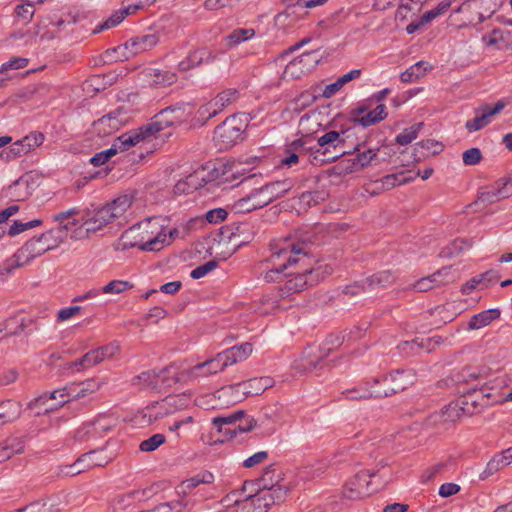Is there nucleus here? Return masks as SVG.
<instances>
[{
    "label": "nucleus",
    "mask_w": 512,
    "mask_h": 512,
    "mask_svg": "<svg viewBox=\"0 0 512 512\" xmlns=\"http://www.w3.org/2000/svg\"><path fill=\"white\" fill-rule=\"evenodd\" d=\"M308 264H296V271L285 273L286 280L279 286L278 291L274 295H264L260 302L263 306L268 307L261 311L263 314L280 307L281 299L288 298L295 293H300L309 286H314L322 281L327 275L331 274L332 268L328 265L317 267L313 266V259L310 256Z\"/></svg>",
    "instance_id": "1"
},
{
    "label": "nucleus",
    "mask_w": 512,
    "mask_h": 512,
    "mask_svg": "<svg viewBox=\"0 0 512 512\" xmlns=\"http://www.w3.org/2000/svg\"><path fill=\"white\" fill-rule=\"evenodd\" d=\"M310 254L308 246L305 243H294L284 239L271 245V255L268 261L274 266L266 271L262 276L265 282L280 281L284 276V271L296 264H308Z\"/></svg>",
    "instance_id": "2"
},
{
    "label": "nucleus",
    "mask_w": 512,
    "mask_h": 512,
    "mask_svg": "<svg viewBox=\"0 0 512 512\" xmlns=\"http://www.w3.org/2000/svg\"><path fill=\"white\" fill-rule=\"evenodd\" d=\"M349 129L341 131L329 130L317 138V143L310 146L308 161L314 166L337 161L344 155L352 154V151L346 150V134Z\"/></svg>",
    "instance_id": "3"
},
{
    "label": "nucleus",
    "mask_w": 512,
    "mask_h": 512,
    "mask_svg": "<svg viewBox=\"0 0 512 512\" xmlns=\"http://www.w3.org/2000/svg\"><path fill=\"white\" fill-rule=\"evenodd\" d=\"M152 224H158V219L147 218L124 231L116 244V249L126 250L138 247L143 251H160L165 245L170 243L164 232L157 231L154 238L149 239L141 235V233L148 234V228Z\"/></svg>",
    "instance_id": "4"
},
{
    "label": "nucleus",
    "mask_w": 512,
    "mask_h": 512,
    "mask_svg": "<svg viewBox=\"0 0 512 512\" xmlns=\"http://www.w3.org/2000/svg\"><path fill=\"white\" fill-rule=\"evenodd\" d=\"M132 203L131 197L122 195L105 206L86 212L82 225L87 233H95L116 219L124 216Z\"/></svg>",
    "instance_id": "5"
},
{
    "label": "nucleus",
    "mask_w": 512,
    "mask_h": 512,
    "mask_svg": "<svg viewBox=\"0 0 512 512\" xmlns=\"http://www.w3.org/2000/svg\"><path fill=\"white\" fill-rule=\"evenodd\" d=\"M192 115V106L188 103H176L160 110L145 125V131L156 135L167 129L176 128L186 122Z\"/></svg>",
    "instance_id": "6"
},
{
    "label": "nucleus",
    "mask_w": 512,
    "mask_h": 512,
    "mask_svg": "<svg viewBox=\"0 0 512 512\" xmlns=\"http://www.w3.org/2000/svg\"><path fill=\"white\" fill-rule=\"evenodd\" d=\"M416 380L415 371L412 369H398L382 379L375 378L373 383L377 387L375 392L379 398L388 397L413 385Z\"/></svg>",
    "instance_id": "7"
},
{
    "label": "nucleus",
    "mask_w": 512,
    "mask_h": 512,
    "mask_svg": "<svg viewBox=\"0 0 512 512\" xmlns=\"http://www.w3.org/2000/svg\"><path fill=\"white\" fill-rule=\"evenodd\" d=\"M288 492V487H277L275 491L258 487L254 494L239 500L248 512H266L272 505L283 502Z\"/></svg>",
    "instance_id": "8"
},
{
    "label": "nucleus",
    "mask_w": 512,
    "mask_h": 512,
    "mask_svg": "<svg viewBox=\"0 0 512 512\" xmlns=\"http://www.w3.org/2000/svg\"><path fill=\"white\" fill-rule=\"evenodd\" d=\"M244 129L241 119L229 116L215 128L213 140L219 150H227L243 139Z\"/></svg>",
    "instance_id": "9"
},
{
    "label": "nucleus",
    "mask_w": 512,
    "mask_h": 512,
    "mask_svg": "<svg viewBox=\"0 0 512 512\" xmlns=\"http://www.w3.org/2000/svg\"><path fill=\"white\" fill-rule=\"evenodd\" d=\"M158 43L159 36L157 33L139 35L129 39L123 45L108 49L106 56H112L114 52H121V55L114 58L116 60H128L132 56L154 48Z\"/></svg>",
    "instance_id": "10"
},
{
    "label": "nucleus",
    "mask_w": 512,
    "mask_h": 512,
    "mask_svg": "<svg viewBox=\"0 0 512 512\" xmlns=\"http://www.w3.org/2000/svg\"><path fill=\"white\" fill-rule=\"evenodd\" d=\"M377 472L374 470L363 469L356 473L351 479L346 482V495L349 498H361L375 492L377 488L372 487L370 479L376 476Z\"/></svg>",
    "instance_id": "11"
},
{
    "label": "nucleus",
    "mask_w": 512,
    "mask_h": 512,
    "mask_svg": "<svg viewBox=\"0 0 512 512\" xmlns=\"http://www.w3.org/2000/svg\"><path fill=\"white\" fill-rule=\"evenodd\" d=\"M506 106V102L504 100L497 101L494 106L489 104H482L477 107L475 112V117L466 121L465 128L468 132H476L479 131L486 126H488L493 117L499 114Z\"/></svg>",
    "instance_id": "12"
},
{
    "label": "nucleus",
    "mask_w": 512,
    "mask_h": 512,
    "mask_svg": "<svg viewBox=\"0 0 512 512\" xmlns=\"http://www.w3.org/2000/svg\"><path fill=\"white\" fill-rule=\"evenodd\" d=\"M244 415L243 410H238L227 416H219L213 419L212 423L219 432H223L225 435H229L233 438L238 432L244 433L251 431L256 426V420L253 418L249 419L245 425H235L236 422Z\"/></svg>",
    "instance_id": "13"
},
{
    "label": "nucleus",
    "mask_w": 512,
    "mask_h": 512,
    "mask_svg": "<svg viewBox=\"0 0 512 512\" xmlns=\"http://www.w3.org/2000/svg\"><path fill=\"white\" fill-rule=\"evenodd\" d=\"M69 226L67 224L60 225L57 229H51L37 238H32L26 243H31L35 251L39 250V253L33 255V259L41 256L45 252L55 249L64 240V235L68 231Z\"/></svg>",
    "instance_id": "14"
},
{
    "label": "nucleus",
    "mask_w": 512,
    "mask_h": 512,
    "mask_svg": "<svg viewBox=\"0 0 512 512\" xmlns=\"http://www.w3.org/2000/svg\"><path fill=\"white\" fill-rule=\"evenodd\" d=\"M318 62L316 51L304 52L286 65L283 71L284 78L299 79L315 68Z\"/></svg>",
    "instance_id": "15"
},
{
    "label": "nucleus",
    "mask_w": 512,
    "mask_h": 512,
    "mask_svg": "<svg viewBox=\"0 0 512 512\" xmlns=\"http://www.w3.org/2000/svg\"><path fill=\"white\" fill-rule=\"evenodd\" d=\"M290 189V182L288 180H282L266 183L260 188L252 190V192L258 201V205L263 208L277 198L284 196Z\"/></svg>",
    "instance_id": "16"
},
{
    "label": "nucleus",
    "mask_w": 512,
    "mask_h": 512,
    "mask_svg": "<svg viewBox=\"0 0 512 512\" xmlns=\"http://www.w3.org/2000/svg\"><path fill=\"white\" fill-rule=\"evenodd\" d=\"M386 106L379 104L375 109L369 110L366 106H359L351 111V120L363 127L375 125L387 117Z\"/></svg>",
    "instance_id": "17"
},
{
    "label": "nucleus",
    "mask_w": 512,
    "mask_h": 512,
    "mask_svg": "<svg viewBox=\"0 0 512 512\" xmlns=\"http://www.w3.org/2000/svg\"><path fill=\"white\" fill-rule=\"evenodd\" d=\"M127 119L126 111L120 107L95 121L94 126L99 134L108 135L123 126Z\"/></svg>",
    "instance_id": "18"
},
{
    "label": "nucleus",
    "mask_w": 512,
    "mask_h": 512,
    "mask_svg": "<svg viewBox=\"0 0 512 512\" xmlns=\"http://www.w3.org/2000/svg\"><path fill=\"white\" fill-rule=\"evenodd\" d=\"M113 427L112 420L109 417L102 416L95 421L85 423L75 433V438L79 441H85L90 438L102 436L109 432Z\"/></svg>",
    "instance_id": "19"
},
{
    "label": "nucleus",
    "mask_w": 512,
    "mask_h": 512,
    "mask_svg": "<svg viewBox=\"0 0 512 512\" xmlns=\"http://www.w3.org/2000/svg\"><path fill=\"white\" fill-rule=\"evenodd\" d=\"M39 253L33 249L31 243H25L9 259L5 260L0 268V276L11 274L16 268L22 267L25 263L33 260V255Z\"/></svg>",
    "instance_id": "20"
},
{
    "label": "nucleus",
    "mask_w": 512,
    "mask_h": 512,
    "mask_svg": "<svg viewBox=\"0 0 512 512\" xmlns=\"http://www.w3.org/2000/svg\"><path fill=\"white\" fill-rule=\"evenodd\" d=\"M512 195V174L495 182V185L481 192L479 199L482 202L494 203Z\"/></svg>",
    "instance_id": "21"
},
{
    "label": "nucleus",
    "mask_w": 512,
    "mask_h": 512,
    "mask_svg": "<svg viewBox=\"0 0 512 512\" xmlns=\"http://www.w3.org/2000/svg\"><path fill=\"white\" fill-rule=\"evenodd\" d=\"M216 55L207 47L195 48L191 50L187 57L179 62L178 67L181 71H188L204 63H212Z\"/></svg>",
    "instance_id": "22"
},
{
    "label": "nucleus",
    "mask_w": 512,
    "mask_h": 512,
    "mask_svg": "<svg viewBox=\"0 0 512 512\" xmlns=\"http://www.w3.org/2000/svg\"><path fill=\"white\" fill-rule=\"evenodd\" d=\"M328 353L322 346H309L304 350L301 358V366L305 371L321 369L325 365Z\"/></svg>",
    "instance_id": "23"
},
{
    "label": "nucleus",
    "mask_w": 512,
    "mask_h": 512,
    "mask_svg": "<svg viewBox=\"0 0 512 512\" xmlns=\"http://www.w3.org/2000/svg\"><path fill=\"white\" fill-rule=\"evenodd\" d=\"M77 388L76 384L67 385L61 389L54 390L50 393H44L35 398L29 403V408L34 409L39 405H44L49 399L60 398L59 406L62 407L65 403L69 402L73 397V391Z\"/></svg>",
    "instance_id": "24"
},
{
    "label": "nucleus",
    "mask_w": 512,
    "mask_h": 512,
    "mask_svg": "<svg viewBox=\"0 0 512 512\" xmlns=\"http://www.w3.org/2000/svg\"><path fill=\"white\" fill-rule=\"evenodd\" d=\"M283 480V472L279 467L272 464L265 468L262 476L257 479L256 485L263 489H268L269 491H275L277 487H285L284 485H280V482Z\"/></svg>",
    "instance_id": "25"
},
{
    "label": "nucleus",
    "mask_w": 512,
    "mask_h": 512,
    "mask_svg": "<svg viewBox=\"0 0 512 512\" xmlns=\"http://www.w3.org/2000/svg\"><path fill=\"white\" fill-rule=\"evenodd\" d=\"M363 330L359 327H355L354 329L350 330L349 332L343 334V333H336V334H330L326 337L322 347L324 350L330 355L332 351L339 348L346 338L348 340H355L359 339L363 336Z\"/></svg>",
    "instance_id": "26"
},
{
    "label": "nucleus",
    "mask_w": 512,
    "mask_h": 512,
    "mask_svg": "<svg viewBox=\"0 0 512 512\" xmlns=\"http://www.w3.org/2000/svg\"><path fill=\"white\" fill-rule=\"evenodd\" d=\"M217 393L218 398L223 399L227 406L237 404L247 398L243 382L222 387Z\"/></svg>",
    "instance_id": "27"
},
{
    "label": "nucleus",
    "mask_w": 512,
    "mask_h": 512,
    "mask_svg": "<svg viewBox=\"0 0 512 512\" xmlns=\"http://www.w3.org/2000/svg\"><path fill=\"white\" fill-rule=\"evenodd\" d=\"M150 136H153V134L146 132L145 125H143L137 130L122 134L114 144H117V152L125 151Z\"/></svg>",
    "instance_id": "28"
},
{
    "label": "nucleus",
    "mask_w": 512,
    "mask_h": 512,
    "mask_svg": "<svg viewBox=\"0 0 512 512\" xmlns=\"http://www.w3.org/2000/svg\"><path fill=\"white\" fill-rule=\"evenodd\" d=\"M397 279L396 274L391 270L377 272L364 280L369 291L383 289L392 285Z\"/></svg>",
    "instance_id": "29"
},
{
    "label": "nucleus",
    "mask_w": 512,
    "mask_h": 512,
    "mask_svg": "<svg viewBox=\"0 0 512 512\" xmlns=\"http://www.w3.org/2000/svg\"><path fill=\"white\" fill-rule=\"evenodd\" d=\"M174 397H166L165 399L154 402L143 410V418H147L148 423H152L169 414V406L172 404Z\"/></svg>",
    "instance_id": "30"
},
{
    "label": "nucleus",
    "mask_w": 512,
    "mask_h": 512,
    "mask_svg": "<svg viewBox=\"0 0 512 512\" xmlns=\"http://www.w3.org/2000/svg\"><path fill=\"white\" fill-rule=\"evenodd\" d=\"M43 141L44 134H42L41 132H31L22 139L14 142L12 146L16 151V154H18V156L21 157L29 153L35 147L40 146L43 143Z\"/></svg>",
    "instance_id": "31"
},
{
    "label": "nucleus",
    "mask_w": 512,
    "mask_h": 512,
    "mask_svg": "<svg viewBox=\"0 0 512 512\" xmlns=\"http://www.w3.org/2000/svg\"><path fill=\"white\" fill-rule=\"evenodd\" d=\"M60 506V498L54 496L47 499H39L17 510L18 512H59L61 509Z\"/></svg>",
    "instance_id": "32"
},
{
    "label": "nucleus",
    "mask_w": 512,
    "mask_h": 512,
    "mask_svg": "<svg viewBox=\"0 0 512 512\" xmlns=\"http://www.w3.org/2000/svg\"><path fill=\"white\" fill-rule=\"evenodd\" d=\"M501 315V311L498 308H492L484 310L478 314L473 315L469 322L468 328L470 330H478L488 326L492 321L498 319Z\"/></svg>",
    "instance_id": "33"
},
{
    "label": "nucleus",
    "mask_w": 512,
    "mask_h": 512,
    "mask_svg": "<svg viewBox=\"0 0 512 512\" xmlns=\"http://www.w3.org/2000/svg\"><path fill=\"white\" fill-rule=\"evenodd\" d=\"M246 396H256L262 394L267 389L273 387L274 380L269 376L255 377L243 382Z\"/></svg>",
    "instance_id": "34"
},
{
    "label": "nucleus",
    "mask_w": 512,
    "mask_h": 512,
    "mask_svg": "<svg viewBox=\"0 0 512 512\" xmlns=\"http://www.w3.org/2000/svg\"><path fill=\"white\" fill-rule=\"evenodd\" d=\"M221 371H223V366H221L216 355L214 358L194 365L191 368L190 374L193 377H207Z\"/></svg>",
    "instance_id": "35"
},
{
    "label": "nucleus",
    "mask_w": 512,
    "mask_h": 512,
    "mask_svg": "<svg viewBox=\"0 0 512 512\" xmlns=\"http://www.w3.org/2000/svg\"><path fill=\"white\" fill-rule=\"evenodd\" d=\"M450 270L451 267H443L434 274L419 279L418 281L413 283L410 288L418 292H426L432 289L436 284L442 283L443 281L438 280V278L441 276L447 277Z\"/></svg>",
    "instance_id": "36"
},
{
    "label": "nucleus",
    "mask_w": 512,
    "mask_h": 512,
    "mask_svg": "<svg viewBox=\"0 0 512 512\" xmlns=\"http://www.w3.org/2000/svg\"><path fill=\"white\" fill-rule=\"evenodd\" d=\"M24 451V442L21 438L10 437L4 442L0 443V461L10 459L15 454H20Z\"/></svg>",
    "instance_id": "37"
},
{
    "label": "nucleus",
    "mask_w": 512,
    "mask_h": 512,
    "mask_svg": "<svg viewBox=\"0 0 512 512\" xmlns=\"http://www.w3.org/2000/svg\"><path fill=\"white\" fill-rule=\"evenodd\" d=\"M21 415V404L14 400H6L0 404V425L13 422Z\"/></svg>",
    "instance_id": "38"
},
{
    "label": "nucleus",
    "mask_w": 512,
    "mask_h": 512,
    "mask_svg": "<svg viewBox=\"0 0 512 512\" xmlns=\"http://www.w3.org/2000/svg\"><path fill=\"white\" fill-rule=\"evenodd\" d=\"M361 75L360 69H353L348 73L339 77L335 82L328 84L323 90L321 96L325 98L332 97L335 93H337L346 83L359 78Z\"/></svg>",
    "instance_id": "39"
},
{
    "label": "nucleus",
    "mask_w": 512,
    "mask_h": 512,
    "mask_svg": "<svg viewBox=\"0 0 512 512\" xmlns=\"http://www.w3.org/2000/svg\"><path fill=\"white\" fill-rule=\"evenodd\" d=\"M146 76L154 86H169L177 81V75L168 70L148 69Z\"/></svg>",
    "instance_id": "40"
},
{
    "label": "nucleus",
    "mask_w": 512,
    "mask_h": 512,
    "mask_svg": "<svg viewBox=\"0 0 512 512\" xmlns=\"http://www.w3.org/2000/svg\"><path fill=\"white\" fill-rule=\"evenodd\" d=\"M36 12V7L26 2V0H18L14 7V19L20 24H28Z\"/></svg>",
    "instance_id": "41"
},
{
    "label": "nucleus",
    "mask_w": 512,
    "mask_h": 512,
    "mask_svg": "<svg viewBox=\"0 0 512 512\" xmlns=\"http://www.w3.org/2000/svg\"><path fill=\"white\" fill-rule=\"evenodd\" d=\"M214 481V475L209 471H204L196 474L195 476L183 481L179 489L183 493L191 492L192 489L196 488L200 484H211Z\"/></svg>",
    "instance_id": "42"
},
{
    "label": "nucleus",
    "mask_w": 512,
    "mask_h": 512,
    "mask_svg": "<svg viewBox=\"0 0 512 512\" xmlns=\"http://www.w3.org/2000/svg\"><path fill=\"white\" fill-rule=\"evenodd\" d=\"M443 342L442 338L440 336H433L427 340H422L421 343H418L416 340L413 341H405L402 342L398 347L402 351H407L408 349L415 353L416 350H419L421 348H426L428 352L432 351L435 346L440 345Z\"/></svg>",
    "instance_id": "43"
},
{
    "label": "nucleus",
    "mask_w": 512,
    "mask_h": 512,
    "mask_svg": "<svg viewBox=\"0 0 512 512\" xmlns=\"http://www.w3.org/2000/svg\"><path fill=\"white\" fill-rule=\"evenodd\" d=\"M320 95L316 94L313 90H306L293 99L291 102V110L293 113L299 114L304 109L311 106Z\"/></svg>",
    "instance_id": "44"
},
{
    "label": "nucleus",
    "mask_w": 512,
    "mask_h": 512,
    "mask_svg": "<svg viewBox=\"0 0 512 512\" xmlns=\"http://www.w3.org/2000/svg\"><path fill=\"white\" fill-rule=\"evenodd\" d=\"M377 391V387L373 383L369 385V382L365 384V387H355L352 389H348L343 392V395L346 399L349 400H362V399H370V398H378L375 394Z\"/></svg>",
    "instance_id": "45"
},
{
    "label": "nucleus",
    "mask_w": 512,
    "mask_h": 512,
    "mask_svg": "<svg viewBox=\"0 0 512 512\" xmlns=\"http://www.w3.org/2000/svg\"><path fill=\"white\" fill-rule=\"evenodd\" d=\"M238 98V90L229 88L220 92L214 99H212V104L215 106L216 110L221 112L224 108L238 100Z\"/></svg>",
    "instance_id": "46"
},
{
    "label": "nucleus",
    "mask_w": 512,
    "mask_h": 512,
    "mask_svg": "<svg viewBox=\"0 0 512 512\" xmlns=\"http://www.w3.org/2000/svg\"><path fill=\"white\" fill-rule=\"evenodd\" d=\"M255 30L251 28H237L225 37L226 46L229 48L235 47L243 41L253 38Z\"/></svg>",
    "instance_id": "47"
},
{
    "label": "nucleus",
    "mask_w": 512,
    "mask_h": 512,
    "mask_svg": "<svg viewBox=\"0 0 512 512\" xmlns=\"http://www.w3.org/2000/svg\"><path fill=\"white\" fill-rule=\"evenodd\" d=\"M359 147L360 145L358 144L353 148V150H351L352 153L358 152L356 157L353 158L352 165H355L353 168H359L361 170L367 167L370 163H372L373 160L376 159L377 151L379 149H367L363 152H359Z\"/></svg>",
    "instance_id": "48"
},
{
    "label": "nucleus",
    "mask_w": 512,
    "mask_h": 512,
    "mask_svg": "<svg viewBox=\"0 0 512 512\" xmlns=\"http://www.w3.org/2000/svg\"><path fill=\"white\" fill-rule=\"evenodd\" d=\"M99 356L95 352V350H91L84 354L80 359H77L68 364V369H76L77 371L93 367L98 365L100 362Z\"/></svg>",
    "instance_id": "49"
},
{
    "label": "nucleus",
    "mask_w": 512,
    "mask_h": 512,
    "mask_svg": "<svg viewBox=\"0 0 512 512\" xmlns=\"http://www.w3.org/2000/svg\"><path fill=\"white\" fill-rule=\"evenodd\" d=\"M173 367H165L159 371L155 370V380L158 382L157 388L162 389L166 387H171L179 381L176 373L173 372Z\"/></svg>",
    "instance_id": "50"
},
{
    "label": "nucleus",
    "mask_w": 512,
    "mask_h": 512,
    "mask_svg": "<svg viewBox=\"0 0 512 512\" xmlns=\"http://www.w3.org/2000/svg\"><path fill=\"white\" fill-rule=\"evenodd\" d=\"M328 0H297L296 6L287 8L284 12L277 14L275 20L280 23L285 21L291 14L294 13L296 7L303 8H314L316 6L323 5Z\"/></svg>",
    "instance_id": "51"
},
{
    "label": "nucleus",
    "mask_w": 512,
    "mask_h": 512,
    "mask_svg": "<svg viewBox=\"0 0 512 512\" xmlns=\"http://www.w3.org/2000/svg\"><path fill=\"white\" fill-rule=\"evenodd\" d=\"M424 124L422 122L415 123L412 126L405 128L400 134L396 136V143L399 145H408L415 140Z\"/></svg>",
    "instance_id": "52"
},
{
    "label": "nucleus",
    "mask_w": 512,
    "mask_h": 512,
    "mask_svg": "<svg viewBox=\"0 0 512 512\" xmlns=\"http://www.w3.org/2000/svg\"><path fill=\"white\" fill-rule=\"evenodd\" d=\"M233 208L238 213H248V212H251L253 210L260 209L261 206L258 205V201H257L254 193L251 191V193L248 194L247 196L238 199L234 203Z\"/></svg>",
    "instance_id": "53"
},
{
    "label": "nucleus",
    "mask_w": 512,
    "mask_h": 512,
    "mask_svg": "<svg viewBox=\"0 0 512 512\" xmlns=\"http://www.w3.org/2000/svg\"><path fill=\"white\" fill-rule=\"evenodd\" d=\"M475 402L471 403L472 409L469 407V403L467 398L460 399L456 404H450L446 410L443 412V416L447 415L448 418H451L454 414L459 416V411H462L463 414L472 415L475 410L474 406Z\"/></svg>",
    "instance_id": "54"
},
{
    "label": "nucleus",
    "mask_w": 512,
    "mask_h": 512,
    "mask_svg": "<svg viewBox=\"0 0 512 512\" xmlns=\"http://www.w3.org/2000/svg\"><path fill=\"white\" fill-rule=\"evenodd\" d=\"M219 113L212 104V100L198 108L194 125H204L209 119L215 117Z\"/></svg>",
    "instance_id": "55"
},
{
    "label": "nucleus",
    "mask_w": 512,
    "mask_h": 512,
    "mask_svg": "<svg viewBox=\"0 0 512 512\" xmlns=\"http://www.w3.org/2000/svg\"><path fill=\"white\" fill-rule=\"evenodd\" d=\"M407 179L403 177V174H389L377 180L375 184L378 190H389L394 188L396 185L404 184Z\"/></svg>",
    "instance_id": "56"
},
{
    "label": "nucleus",
    "mask_w": 512,
    "mask_h": 512,
    "mask_svg": "<svg viewBox=\"0 0 512 512\" xmlns=\"http://www.w3.org/2000/svg\"><path fill=\"white\" fill-rule=\"evenodd\" d=\"M155 370H149L142 372L141 374L133 378V385L139 386L140 388H151L158 389V382L155 380Z\"/></svg>",
    "instance_id": "57"
},
{
    "label": "nucleus",
    "mask_w": 512,
    "mask_h": 512,
    "mask_svg": "<svg viewBox=\"0 0 512 512\" xmlns=\"http://www.w3.org/2000/svg\"><path fill=\"white\" fill-rule=\"evenodd\" d=\"M451 4H452L451 0L441 1L440 3H438V5L435 8L426 11L422 15V23H429L432 20H434L435 18L444 15L448 11V9L451 7Z\"/></svg>",
    "instance_id": "58"
},
{
    "label": "nucleus",
    "mask_w": 512,
    "mask_h": 512,
    "mask_svg": "<svg viewBox=\"0 0 512 512\" xmlns=\"http://www.w3.org/2000/svg\"><path fill=\"white\" fill-rule=\"evenodd\" d=\"M165 441V435L157 433L152 435L148 439L143 440L139 445V449L143 452H152L156 450L158 447H160L162 444H164Z\"/></svg>",
    "instance_id": "59"
},
{
    "label": "nucleus",
    "mask_w": 512,
    "mask_h": 512,
    "mask_svg": "<svg viewBox=\"0 0 512 512\" xmlns=\"http://www.w3.org/2000/svg\"><path fill=\"white\" fill-rule=\"evenodd\" d=\"M132 287L133 285L128 281L112 280L108 284L103 286L101 291L104 294H120Z\"/></svg>",
    "instance_id": "60"
},
{
    "label": "nucleus",
    "mask_w": 512,
    "mask_h": 512,
    "mask_svg": "<svg viewBox=\"0 0 512 512\" xmlns=\"http://www.w3.org/2000/svg\"><path fill=\"white\" fill-rule=\"evenodd\" d=\"M42 224V220L40 219H34L28 222H22L20 220H15L13 224L10 226L8 230V234L10 236H15L20 234L21 232H24L28 229H32L36 226H39Z\"/></svg>",
    "instance_id": "61"
},
{
    "label": "nucleus",
    "mask_w": 512,
    "mask_h": 512,
    "mask_svg": "<svg viewBox=\"0 0 512 512\" xmlns=\"http://www.w3.org/2000/svg\"><path fill=\"white\" fill-rule=\"evenodd\" d=\"M77 388L73 391L74 399L84 397L89 393H92L99 389L100 385L93 379H88L84 382L76 384Z\"/></svg>",
    "instance_id": "62"
},
{
    "label": "nucleus",
    "mask_w": 512,
    "mask_h": 512,
    "mask_svg": "<svg viewBox=\"0 0 512 512\" xmlns=\"http://www.w3.org/2000/svg\"><path fill=\"white\" fill-rule=\"evenodd\" d=\"M504 461L499 456V454L495 455L486 465L484 471L480 474L481 480H486L488 477L495 474L501 468L505 467Z\"/></svg>",
    "instance_id": "63"
},
{
    "label": "nucleus",
    "mask_w": 512,
    "mask_h": 512,
    "mask_svg": "<svg viewBox=\"0 0 512 512\" xmlns=\"http://www.w3.org/2000/svg\"><path fill=\"white\" fill-rule=\"evenodd\" d=\"M117 154V144H113L109 149L96 153L92 156L89 162L95 166L99 167L105 164L112 156Z\"/></svg>",
    "instance_id": "64"
}]
</instances>
